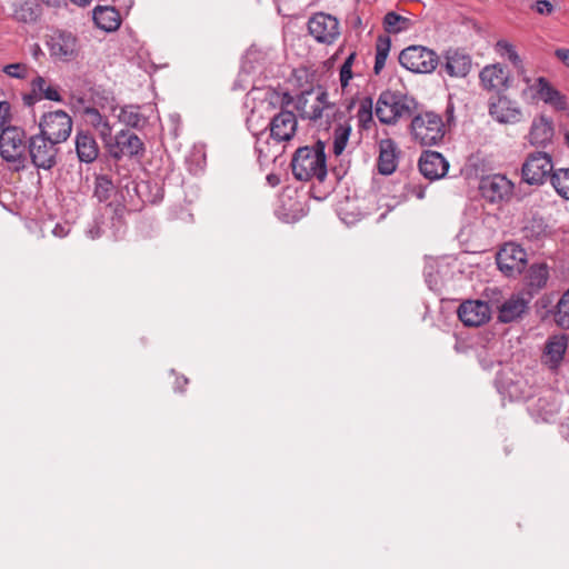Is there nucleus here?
<instances>
[{
  "instance_id": "obj_9",
  "label": "nucleus",
  "mask_w": 569,
  "mask_h": 569,
  "mask_svg": "<svg viewBox=\"0 0 569 569\" xmlns=\"http://www.w3.org/2000/svg\"><path fill=\"white\" fill-rule=\"evenodd\" d=\"M513 182L499 173L482 177L479 182L481 197L492 204L509 202L513 196Z\"/></svg>"
},
{
  "instance_id": "obj_13",
  "label": "nucleus",
  "mask_w": 569,
  "mask_h": 569,
  "mask_svg": "<svg viewBox=\"0 0 569 569\" xmlns=\"http://www.w3.org/2000/svg\"><path fill=\"white\" fill-rule=\"evenodd\" d=\"M309 33L320 43L331 44L340 36L339 20L325 12L315 13L308 21Z\"/></svg>"
},
{
  "instance_id": "obj_14",
  "label": "nucleus",
  "mask_w": 569,
  "mask_h": 569,
  "mask_svg": "<svg viewBox=\"0 0 569 569\" xmlns=\"http://www.w3.org/2000/svg\"><path fill=\"white\" fill-rule=\"evenodd\" d=\"M47 46L50 56L60 61H71L78 53V39L69 31H52L48 36Z\"/></svg>"
},
{
  "instance_id": "obj_21",
  "label": "nucleus",
  "mask_w": 569,
  "mask_h": 569,
  "mask_svg": "<svg viewBox=\"0 0 569 569\" xmlns=\"http://www.w3.org/2000/svg\"><path fill=\"white\" fill-rule=\"evenodd\" d=\"M499 383L500 392L508 396L510 400L521 401L533 398L532 386L520 375H505L501 377Z\"/></svg>"
},
{
  "instance_id": "obj_18",
  "label": "nucleus",
  "mask_w": 569,
  "mask_h": 569,
  "mask_svg": "<svg viewBox=\"0 0 569 569\" xmlns=\"http://www.w3.org/2000/svg\"><path fill=\"white\" fill-rule=\"evenodd\" d=\"M458 318L467 327H479L491 318V308L488 302L481 300H468L458 308Z\"/></svg>"
},
{
  "instance_id": "obj_41",
  "label": "nucleus",
  "mask_w": 569,
  "mask_h": 569,
  "mask_svg": "<svg viewBox=\"0 0 569 569\" xmlns=\"http://www.w3.org/2000/svg\"><path fill=\"white\" fill-rule=\"evenodd\" d=\"M409 19L398 14L395 11H389L383 17V28L388 33H398L407 28Z\"/></svg>"
},
{
  "instance_id": "obj_27",
  "label": "nucleus",
  "mask_w": 569,
  "mask_h": 569,
  "mask_svg": "<svg viewBox=\"0 0 569 569\" xmlns=\"http://www.w3.org/2000/svg\"><path fill=\"white\" fill-rule=\"evenodd\" d=\"M76 152L81 162L92 163L99 156V147L94 137L89 132H77Z\"/></svg>"
},
{
  "instance_id": "obj_17",
  "label": "nucleus",
  "mask_w": 569,
  "mask_h": 569,
  "mask_svg": "<svg viewBox=\"0 0 569 569\" xmlns=\"http://www.w3.org/2000/svg\"><path fill=\"white\" fill-rule=\"evenodd\" d=\"M567 349L568 337L566 335L550 336L542 350L541 363L557 373L563 362Z\"/></svg>"
},
{
  "instance_id": "obj_36",
  "label": "nucleus",
  "mask_w": 569,
  "mask_h": 569,
  "mask_svg": "<svg viewBox=\"0 0 569 569\" xmlns=\"http://www.w3.org/2000/svg\"><path fill=\"white\" fill-rule=\"evenodd\" d=\"M373 99L369 96L360 100L357 111V120L360 129L368 130L371 128L373 123Z\"/></svg>"
},
{
  "instance_id": "obj_4",
  "label": "nucleus",
  "mask_w": 569,
  "mask_h": 569,
  "mask_svg": "<svg viewBox=\"0 0 569 569\" xmlns=\"http://www.w3.org/2000/svg\"><path fill=\"white\" fill-rule=\"evenodd\" d=\"M410 133L415 141L421 146H436L445 137L442 117L433 111L416 114L410 123Z\"/></svg>"
},
{
  "instance_id": "obj_52",
  "label": "nucleus",
  "mask_w": 569,
  "mask_h": 569,
  "mask_svg": "<svg viewBox=\"0 0 569 569\" xmlns=\"http://www.w3.org/2000/svg\"><path fill=\"white\" fill-rule=\"evenodd\" d=\"M555 57L569 69V49L558 48L555 50Z\"/></svg>"
},
{
  "instance_id": "obj_39",
  "label": "nucleus",
  "mask_w": 569,
  "mask_h": 569,
  "mask_svg": "<svg viewBox=\"0 0 569 569\" xmlns=\"http://www.w3.org/2000/svg\"><path fill=\"white\" fill-rule=\"evenodd\" d=\"M258 118L254 112L251 113L250 117L247 118V128L251 131V133L257 138L256 140V151L261 157L262 154L264 157H268L266 153L264 147L262 144L261 138L264 136L266 131L269 130L268 123L263 126L262 128H258Z\"/></svg>"
},
{
  "instance_id": "obj_59",
  "label": "nucleus",
  "mask_w": 569,
  "mask_h": 569,
  "mask_svg": "<svg viewBox=\"0 0 569 569\" xmlns=\"http://www.w3.org/2000/svg\"><path fill=\"white\" fill-rule=\"evenodd\" d=\"M565 144L569 148V132L565 133Z\"/></svg>"
},
{
  "instance_id": "obj_30",
  "label": "nucleus",
  "mask_w": 569,
  "mask_h": 569,
  "mask_svg": "<svg viewBox=\"0 0 569 569\" xmlns=\"http://www.w3.org/2000/svg\"><path fill=\"white\" fill-rule=\"evenodd\" d=\"M446 71L451 77H466L471 69V58L459 50L447 53Z\"/></svg>"
},
{
  "instance_id": "obj_49",
  "label": "nucleus",
  "mask_w": 569,
  "mask_h": 569,
  "mask_svg": "<svg viewBox=\"0 0 569 569\" xmlns=\"http://www.w3.org/2000/svg\"><path fill=\"white\" fill-rule=\"evenodd\" d=\"M99 131L101 139L104 141L106 147L108 148V142H112L114 137H112V128L106 119L100 126L96 128Z\"/></svg>"
},
{
  "instance_id": "obj_38",
  "label": "nucleus",
  "mask_w": 569,
  "mask_h": 569,
  "mask_svg": "<svg viewBox=\"0 0 569 569\" xmlns=\"http://www.w3.org/2000/svg\"><path fill=\"white\" fill-rule=\"evenodd\" d=\"M114 192V184L107 174H98L94 179L93 196L99 202L108 201Z\"/></svg>"
},
{
  "instance_id": "obj_28",
  "label": "nucleus",
  "mask_w": 569,
  "mask_h": 569,
  "mask_svg": "<svg viewBox=\"0 0 569 569\" xmlns=\"http://www.w3.org/2000/svg\"><path fill=\"white\" fill-rule=\"evenodd\" d=\"M481 84L487 90H497L502 87H507L508 74L506 69L499 64L486 66L479 74Z\"/></svg>"
},
{
  "instance_id": "obj_2",
  "label": "nucleus",
  "mask_w": 569,
  "mask_h": 569,
  "mask_svg": "<svg viewBox=\"0 0 569 569\" xmlns=\"http://www.w3.org/2000/svg\"><path fill=\"white\" fill-rule=\"evenodd\" d=\"M413 97L399 90H383L375 104L378 120L383 124H396L401 119L412 117L417 109Z\"/></svg>"
},
{
  "instance_id": "obj_61",
  "label": "nucleus",
  "mask_w": 569,
  "mask_h": 569,
  "mask_svg": "<svg viewBox=\"0 0 569 569\" xmlns=\"http://www.w3.org/2000/svg\"><path fill=\"white\" fill-rule=\"evenodd\" d=\"M58 230H62V228H60L59 226H57L54 229H53V233L57 234V236H61V233H58Z\"/></svg>"
},
{
  "instance_id": "obj_56",
  "label": "nucleus",
  "mask_w": 569,
  "mask_h": 569,
  "mask_svg": "<svg viewBox=\"0 0 569 569\" xmlns=\"http://www.w3.org/2000/svg\"><path fill=\"white\" fill-rule=\"evenodd\" d=\"M71 2H73L74 4H78L80 7H86L88 6L92 0H70Z\"/></svg>"
},
{
  "instance_id": "obj_19",
  "label": "nucleus",
  "mask_w": 569,
  "mask_h": 569,
  "mask_svg": "<svg viewBox=\"0 0 569 569\" xmlns=\"http://www.w3.org/2000/svg\"><path fill=\"white\" fill-rule=\"evenodd\" d=\"M489 114L499 123H517L522 118V111L516 101H512L506 96H498L496 99H490Z\"/></svg>"
},
{
  "instance_id": "obj_60",
  "label": "nucleus",
  "mask_w": 569,
  "mask_h": 569,
  "mask_svg": "<svg viewBox=\"0 0 569 569\" xmlns=\"http://www.w3.org/2000/svg\"><path fill=\"white\" fill-rule=\"evenodd\" d=\"M417 197L419 199H422L425 197V190L423 189H420L419 192L417 193Z\"/></svg>"
},
{
  "instance_id": "obj_40",
  "label": "nucleus",
  "mask_w": 569,
  "mask_h": 569,
  "mask_svg": "<svg viewBox=\"0 0 569 569\" xmlns=\"http://www.w3.org/2000/svg\"><path fill=\"white\" fill-rule=\"evenodd\" d=\"M555 321L565 329L569 328V289L566 290L556 306Z\"/></svg>"
},
{
  "instance_id": "obj_53",
  "label": "nucleus",
  "mask_w": 569,
  "mask_h": 569,
  "mask_svg": "<svg viewBox=\"0 0 569 569\" xmlns=\"http://www.w3.org/2000/svg\"><path fill=\"white\" fill-rule=\"evenodd\" d=\"M104 233L101 223L94 220L93 226L88 229V234L91 239L100 238Z\"/></svg>"
},
{
  "instance_id": "obj_54",
  "label": "nucleus",
  "mask_w": 569,
  "mask_h": 569,
  "mask_svg": "<svg viewBox=\"0 0 569 569\" xmlns=\"http://www.w3.org/2000/svg\"><path fill=\"white\" fill-rule=\"evenodd\" d=\"M188 382H189V380L187 377H184V376L177 377L176 381H174V390L182 392L184 390L186 386L188 385Z\"/></svg>"
},
{
  "instance_id": "obj_31",
  "label": "nucleus",
  "mask_w": 569,
  "mask_h": 569,
  "mask_svg": "<svg viewBox=\"0 0 569 569\" xmlns=\"http://www.w3.org/2000/svg\"><path fill=\"white\" fill-rule=\"evenodd\" d=\"M549 279V270L546 263H535L528 269L526 281L530 293L537 292L546 287Z\"/></svg>"
},
{
  "instance_id": "obj_5",
  "label": "nucleus",
  "mask_w": 569,
  "mask_h": 569,
  "mask_svg": "<svg viewBox=\"0 0 569 569\" xmlns=\"http://www.w3.org/2000/svg\"><path fill=\"white\" fill-rule=\"evenodd\" d=\"M28 153L26 131L20 127L7 128L0 133V156L18 170L24 168Z\"/></svg>"
},
{
  "instance_id": "obj_11",
  "label": "nucleus",
  "mask_w": 569,
  "mask_h": 569,
  "mask_svg": "<svg viewBox=\"0 0 569 569\" xmlns=\"http://www.w3.org/2000/svg\"><path fill=\"white\" fill-rule=\"evenodd\" d=\"M531 293H512L497 307L499 323H519L530 312Z\"/></svg>"
},
{
  "instance_id": "obj_37",
  "label": "nucleus",
  "mask_w": 569,
  "mask_h": 569,
  "mask_svg": "<svg viewBox=\"0 0 569 569\" xmlns=\"http://www.w3.org/2000/svg\"><path fill=\"white\" fill-rule=\"evenodd\" d=\"M550 183L562 199L569 200V168L556 169L550 176Z\"/></svg>"
},
{
  "instance_id": "obj_24",
  "label": "nucleus",
  "mask_w": 569,
  "mask_h": 569,
  "mask_svg": "<svg viewBox=\"0 0 569 569\" xmlns=\"http://www.w3.org/2000/svg\"><path fill=\"white\" fill-rule=\"evenodd\" d=\"M530 400V412L543 421L551 420L559 412V396L552 389H547L537 399Z\"/></svg>"
},
{
  "instance_id": "obj_35",
  "label": "nucleus",
  "mask_w": 569,
  "mask_h": 569,
  "mask_svg": "<svg viewBox=\"0 0 569 569\" xmlns=\"http://www.w3.org/2000/svg\"><path fill=\"white\" fill-rule=\"evenodd\" d=\"M391 47V40L387 36H379L376 41V58L373 72L375 74H380L382 69L385 68L389 51Z\"/></svg>"
},
{
  "instance_id": "obj_48",
  "label": "nucleus",
  "mask_w": 569,
  "mask_h": 569,
  "mask_svg": "<svg viewBox=\"0 0 569 569\" xmlns=\"http://www.w3.org/2000/svg\"><path fill=\"white\" fill-rule=\"evenodd\" d=\"M527 238H540L542 234L546 233V226L543 224L542 220H536L533 219L528 226L523 229Z\"/></svg>"
},
{
  "instance_id": "obj_34",
  "label": "nucleus",
  "mask_w": 569,
  "mask_h": 569,
  "mask_svg": "<svg viewBox=\"0 0 569 569\" xmlns=\"http://www.w3.org/2000/svg\"><path fill=\"white\" fill-rule=\"evenodd\" d=\"M351 124H350V119L342 122V123H338L335 129H333V153L336 156H340L343 150L346 149V146L348 143V140L350 138V134H351Z\"/></svg>"
},
{
  "instance_id": "obj_45",
  "label": "nucleus",
  "mask_w": 569,
  "mask_h": 569,
  "mask_svg": "<svg viewBox=\"0 0 569 569\" xmlns=\"http://www.w3.org/2000/svg\"><path fill=\"white\" fill-rule=\"evenodd\" d=\"M356 52H351L345 60V62L342 63L341 68H340V84L341 87L345 89L346 87H348L349 84V81L352 79L353 74H352V66H353V62L356 60Z\"/></svg>"
},
{
  "instance_id": "obj_16",
  "label": "nucleus",
  "mask_w": 569,
  "mask_h": 569,
  "mask_svg": "<svg viewBox=\"0 0 569 569\" xmlns=\"http://www.w3.org/2000/svg\"><path fill=\"white\" fill-rule=\"evenodd\" d=\"M270 138L276 142L290 141L297 131L298 121L296 114L290 110H280L268 122Z\"/></svg>"
},
{
  "instance_id": "obj_33",
  "label": "nucleus",
  "mask_w": 569,
  "mask_h": 569,
  "mask_svg": "<svg viewBox=\"0 0 569 569\" xmlns=\"http://www.w3.org/2000/svg\"><path fill=\"white\" fill-rule=\"evenodd\" d=\"M39 16L40 8L33 0L19 3L13 10V18L23 23L36 22Z\"/></svg>"
},
{
  "instance_id": "obj_25",
  "label": "nucleus",
  "mask_w": 569,
  "mask_h": 569,
  "mask_svg": "<svg viewBox=\"0 0 569 569\" xmlns=\"http://www.w3.org/2000/svg\"><path fill=\"white\" fill-rule=\"evenodd\" d=\"M398 147L397 143L388 138L379 143L378 171L383 176L392 174L398 167Z\"/></svg>"
},
{
  "instance_id": "obj_20",
  "label": "nucleus",
  "mask_w": 569,
  "mask_h": 569,
  "mask_svg": "<svg viewBox=\"0 0 569 569\" xmlns=\"http://www.w3.org/2000/svg\"><path fill=\"white\" fill-rule=\"evenodd\" d=\"M30 87L31 91L22 96L23 103L28 107H32L36 102L43 99L54 102L62 101L59 88L44 77L37 76L33 78Z\"/></svg>"
},
{
  "instance_id": "obj_23",
  "label": "nucleus",
  "mask_w": 569,
  "mask_h": 569,
  "mask_svg": "<svg viewBox=\"0 0 569 569\" xmlns=\"http://www.w3.org/2000/svg\"><path fill=\"white\" fill-rule=\"evenodd\" d=\"M555 137V124L552 119L540 114L533 118L528 134V141L536 148H547L552 143Z\"/></svg>"
},
{
  "instance_id": "obj_22",
  "label": "nucleus",
  "mask_w": 569,
  "mask_h": 569,
  "mask_svg": "<svg viewBox=\"0 0 569 569\" xmlns=\"http://www.w3.org/2000/svg\"><path fill=\"white\" fill-rule=\"evenodd\" d=\"M419 170L421 174L433 181L446 176L449 169V162L438 151L426 150L419 159Z\"/></svg>"
},
{
  "instance_id": "obj_55",
  "label": "nucleus",
  "mask_w": 569,
  "mask_h": 569,
  "mask_svg": "<svg viewBox=\"0 0 569 569\" xmlns=\"http://www.w3.org/2000/svg\"><path fill=\"white\" fill-rule=\"evenodd\" d=\"M267 180L268 182L271 184V186H277L279 183V178L276 176V174H269L267 177Z\"/></svg>"
},
{
  "instance_id": "obj_42",
  "label": "nucleus",
  "mask_w": 569,
  "mask_h": 569,
  "mask_svg": "<svg viewBox=\"0 0 569 569\" xmlns=\"http://www.w3.org/2000/svg\"><path fill=\"white\" fill-rule=\"evenodd\" d=\"M496 52L501 57H507L515 68H522V60L517 53L515 46L507 40H499L495 46Z\"/></svg>"
},
{
  "instance_id": "obj_15",
  "label": "nucleus",
  "mask_w": 569,
  "mask_h": 569,
  "mask_svg": "<svg viewBox=\"0 0 569 569\" xmlns=\"http://www.w3.org/2000/svg\"><path fill=\"white\" fill-rule=\"evenodd\" d=\"M496 261L499 270L511 277L525 269L527 252L519 244L509 242L498 251Z\"/></svg>"
},
{
  "instance_id": "obj_62",
  "label": "nucleus",
  "mask_w": 569,
  "mask_h": 569,
  "mask_svg": "<svg viewBox=\"0 0 569 569\" xmlns=\"http://www.w3.org/2000/svg\"><path fill=\"white\" fill-rule=\"evenodd\" d=\"M353 103H355V102H353V101H351V102L349 103V106H348V109H351V108L353 107Z\"/></svg>"
},
{
  "instance_id": "obj_57",
  "label": "nucleus",
  "mask_w": 569,
  "mask_h": 569,
  "mask_svg": "<svg viewBox=\"0 0 569 569\" xmlns=\"http://www.w3.org/2000/svg\"><path fill=\"white\" fill-rule=\"evenodd\" d=\"M48 6H56L59 3L60 0H42Z\"/></svg>"
},
{
  "instance_id": "obj_47",
  "label": "nucleus",
  "mask_w": 569,
  "mask_h": 569,
  "mask_svg": "<svg viewBox=\"0 0 569 569\" xmlns=\"http://www.w3.org/2000/svg\"><path fill=\"white\" fill-rule=\"evenodd\" d=\"M12 113H11V104L8 101H0V133L7 128H12L11 126Z\"/></svg>"
},
{
  "instance_id": "obj_46",
  "label": "nucleus",
  "mask_w": 569,
  "mask_h": 569,
  "mask_svg": "<svg viewBox=\"0 0 569 569\" xmlns=\"http://www.w3.org/2000/svg\"><path fill=\"white\" fill-rule=\"evenodd\" d=\"M28 67L24 63H10L3 67V72L16 79H24L28 77Z\"/></svg>"
},
{
  "instance_id": "obj_12",
  "label": "nucleus",
  "mask_w": 569,
  "mask_h": 569,
  "mask_svg": "<svg viewBox=\"0 0 569 569\" xmlns=\"http://www.w3.org/2000/svg\"><path fill=\"white\" fill-rule=\"evenodd\" d=\"M108 152L113 159L142 157L144 144L141 139L130 130H121L112 142H108Z\"/></svg>"
},
{
  "instance_id": "obj_29",
  "label": "nucleus",
  "mask_w": 569,
  "mask_h": 569,
  "mask_svg": "<svg viewBox=\"0 0 569 569\" xmlns=\"http://www.w3.org/2000/svg\"><path fill=\"white\" fill-rule=\"evenodd\" d=\"M96 26L107 32L116 31L121 24L119 11L113 7H97L93 10Z\"/></svg>"
},
{
  "instance_id": "obj_3",
  "label": "nucleus",
  "mask_w": 569,
  "mask_h": 569,
  "mask_svg": "<svg viewBox=\"0 0 569 569\" xmlns=\"http://www.w3.org/2000/svg\"><path fill=\"white\" fill-rule=\"evenodd\" d=\"M295 107L302 119L310 121L321 119L323 112L329 117L331 111L335 119L343 118V112L335 110V104L328 101L327 91L321 88L317 91L313 88L303 90L297 96Z\"/></svg>"
},
{
  "instance_id": "obj_50",
  "label": "nucleus",
  "mask_w": 569,
  "mask_h": 569,
  "mask_svg": "<svg viewBox=\"0 0 569 569\" xmlns=\"http://www.w3.org/2000/svg\"><path fill=\"white\" fill-rule=\"evenodd\" d=\"M84 114L87 116L89 122L97 128L100 126L107 118L102 116L98 109L96 108H86Z\"/></svg>"
},
{
  "instance_id": "obj_7",
  "label": "nucleus",
  "mask_w": 569,
  "mask_h": 569,
  "mask_svg": "<svg viewBox=\"0 0 569 569\" xmlns=\"http://www.w3.org/2000/svg\"><path fill=\"white\" fill-rule=\"evenodd\" d=\"M553 171L552 157L545 151H535L522 163L521 179L530 186H541Z\"/></svg>"
},
{
  "instance_id": "obj_43",
  "label": "nucleus",
  "mask_w": 569,
  "mask_h": 569,
  "mask_svg": "<svg viewBox=\"0 0 569 569\" xmlns=\"http://www.w3.org/2000/svg\"><path fill=\"white\" fill-rule=\"evenodd\" d=\"M266 99L269 100V103L272 106L278 104L280 110H287L295 101L293 97L288 91L280 92L274 89H269L266 92Z\"/></svg>"
},
{
  "instance_id": "obj_44",
  "label": "nucleus",
  "mask_w": 569,
  "mask_h": 569,
  "mask_svg": "<svg viewBox=\"0 0 569 569\" xmlns=\"http://www.w3.org/2000/svg\"><path fill=\"white\" fill-rule=\"evenodd\" d=\"M150 187L151 186L149 182L142 181L140 183H134L133 190L137 193V196L141 199L142 202L156 203V202L162 200L163 190L160 187H158V184H154V188L157 190L154 196H143V192L149 190Z\"/></svg>"
},
{
  "instance_id": "obj_26",
  "label": "nucleus",
  "mask_w": 569,
  "mask_h": 569,
  "mask_svg": "<svg viewBox=\"0 0 569 569\" xmlns=\"http://www.w3.org/2000/svg\"><path fill=\"white\" fill-rule=\"evenodd\" d=\"M536 91L539 98L556 108L557 110L563 111L567 109L566 97L545 78L539 77L536 80Z\"/></svg>"
},
{
  "instance_id": "obj_6",
  "label": "nucleus",
  "mask_w": 569,
  "mask_h": 569,
  "mask_svg": "<svg viewBox=\"0 0 569 569\" xmlns=\"http://www.w3.org/2000/svg\"><path fill=\"white\" fill-rule=\"evenodd\" d=\"M60 144L38 132L28 139V156L38 169L50 170L57 164Z\"/></svg>"
},
{
  "instance_id": "obj_1",
  "label": "nucleus",
  "mask_w": 569,
  "mask_h": 569,
  "mask_svg": "<svg viewBox=\"0 0 569 569\" xmlns=\"http://www.w3.org/2000/svg\"><path fill=\"white\" fill-rule=\"evenodd\" d=\"M326 144L317 141L315 146L300 147L291 159L293 177L299 181H309L312 178L322 182L327 177Z\"/></svg>"
},
{
  "instance_id": "obj_51",
  "label": "nucleus",
  "mask_w": 569,
  "mask_h": 569,
  "mask_svg": "<svg viewBox=\"0 0 569 569\" xmlns=\"http://www.w3.org/2000/svg\"><path fill=\"white\" fill-rule=\"evenodd\" d=\"M532 9L540 14L549 16L553 11V6L549 0H538L532 4Z\"/></svg>"
},
{
  "instance_id": "obj_8",
  "label": "nucleus",
  "mask_w": 569,
  "mask_h": 569,
  "mask_svg": "<svg viewBox=\"0 0 569 569\" xmlns=\"http://www.w3.org/2000/svg\"><path fill=\"white\" fill-rule=\"evenodd\" d=\"M438 62L437 53L422 46H410L399 54V63L415 73H431Z\"/></svg>"
},
{
  "instance_id": "obj_10",
  "label": "nucleus",
  "mask_w": 569,
  "mask_h": 569,
  "mask_svg": "<svg viewBox=\"0 0 569 569\" xmlns=\"http://www.w3.org/2000/svg\"><path fill=\"white\" fill-rule=\"evenodd\" d=\"M72 119L63 110L44 113L39 121V132L61 144L71 134Z\"/></svg>"
},
{
  "instance_id": "obj_58",
  "label": "nucleus",
  "mask_w": 569,
  "mask_h": 569,
  "mask_svg": "<svg viewBox=\"0 0 569 569\" xmlns=\"http://www.w3.org/2000/svg\"><path fill=\"white\" fill-rule=\"evenodd\" d=\"M353 26H355L356 28L361 26V18H360V17H357V18H356Z\"/></svg>"
},
{
  "instance_id": "obj_32",
  "label": "nucleus",
  "mask_w": 569,
  "mask_h": 569,
  "mask_svg": "<svg viewBox=\"0 0 569 569\" xmlns=\"http://www.w3.org/2000/svg\"><path fill=\"white\" fill-rule=\"evenodd\" d=\"M119 121L134 129H142L148 123L147 117L140 112V107L133 104L121 108Z\"/></svg>"
}]
</instances>
